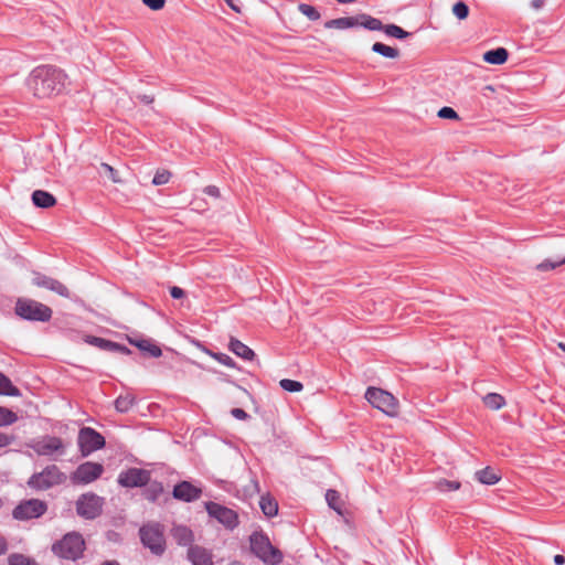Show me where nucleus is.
Listing matches in <instances>:
<instances>
[{
    "mask_svg": "<svg viewBox=\"0 0 565 565\" xmlns=\"http://www.w3.org/2000/svg\"><path fill=\"white\" fill-rule=\"evenodd\" d=\"M65 82L66 75L63 71L52 66H39L30 73L26 84L34 96L45 98L60 94Z\"/></svg>",
    "mask_w": 565,
    "mask_h": 565,
    "instance_id": "1",
    "label": "nucleus"
},
{
    "mask_svg": "<svg viewBox=\"0 0 565 565\" xmlns=\"http://www.w3.org/2000/svg\"><path fill=\"white\" fill-rule=\"evenodd\" d=\"M52 551L61 558L76 561L85 551V541L79 533L71 532L53 544Z\"/></svg>",
    "mask_w": 565,
    "mask_h": 565,
    "instance_id": "2",
    "label": "nucleus"
},
{
    "mask_svg": "<svg viewBox=\"0 0 565 565\" xmlns=\"http://www.w3.org/2000/svg\"><path fill=\"white\" fill-rule=\"evenodd\" d=\"M252 552L264 563L277 565L282 561V553L273 546L269 539L259 532H255L249 537Z\"/></svg>",
    "mask_w": 565,
    "mask_h": 565,
    "instance_id": "3",
    "label": "nucleus"
},
{
    "mask_svg": "<svg viewBox=\"0 0 565 565\" xmlns=\"http://www.w3.org/2000/svg\"><path fill=\"white\" fill-rule=\"evenodd\" d=\"M356 26H363L371 31H380V29H382V22L369 14L361 13L354 17L332 19L324 23L326 29L345 30Z\"/></svg>",
    "mask_w": 565,
    "mask_h": 565,
    "instance_id": "4",
    "label": "nucleus"
},
{
    "mask_svg": "<svg viewBox=\"0 0 565 565\" xmlns=\"http://www.w3.org/2000/svg\"><path fill=\"white\" fill-rule=\"evenodd\" d=\"M36 455L43 457L55 458L65 454V443L56 436L45 435L28 443Z\"/></svg>",
    "mask_w": 565,
    "mask_h": 565,
    "instance_id": "5",
    "label": "nucleus"
},
{
    "mask_svg": "<svg viewBox=\"0 0 565 565\" xmlns=\"http://www.w3.org/2000/svg\"><path fill=\"white\" fill-rule=\"evenodd\" d=\"M15 313L22 319L42 322L49 321L52 317L50 307L32 299H19L15 305Z\"/></svg>",
    "mask_w": 565,
    "mask_h": 565,
    "instance_id": "6",
    "label": "nucleus"
},
{
    "mask_svg": "<svg viewBox=\"0 0 565 565\" xmlns=\"http://www.w3.org/2000/svg\"><path fill=\"white\" fill-rule=\"evenodd\" d=\"M365 398L373 407L380 409L387 416L393 417L398 413L397 399L384 390L369 387L365 392Z\"/></svg>",
    "mask_w": 565,
    "mask_h": 565,
    "instance_id": "7",
    "label": "nucleus"
},
{
    "mask_svg": "<svg viewBox=\"0 0 565 565\" xmlns=\"http://www.w3.org/2000/svg\"><path fill=\"white\" fill-rule=\"evenodd\" d=\"M66 480L63 473L55 465L47 466L41 472L34 473L28 481V484L36 490H46L61 484Z\"/></svg>",
    "mask_w": 565,
    "mask_h": 565,
    "instance_id": "8",
    "label": "nucleus"
},
{
    "mask_svg": "<svg viewBox=\"0 0 565 565\" xmlns=\"http://www.w3.org/2000/svg\"><path fill=\"white\" fill-rule=\"evenodd\" d=\"M139 533L142 544L153 554L161 555L164 552L163 530L160 524L143 525Z\"/></svg>",
    "mask_w": 565,
    "mask_h": 565,
    "instance_id": "9",
    "label": "nucleus"
},
{
    "mask_svg": "<svg viewBox=\"0 0 565 565\" xmlns=\"http://www.w3.org/2000/svg\"><path fill=\"white\" fill-rule=\"evenodd\" d=\"M104 473V466L98 462L86 461L81 463L70 476L73 484H88L99 479Z\"/></svg>",
    "mask_w": 565,
    "mask_h": 565,
    "instance_id": "10",
    "label": "nucleus"
},
{
    "mask_svg": "<svg viewBox=\"0 0 565 565\" xmlns=\"http://www.w3.org/2000/svg\"><path fill=\"white\" fill-rule=\"evenodd\" d=\"M77 441L83 457H87L105 446V438L90 427H84L79 430Z\"/></svg>",
    "mask_w": 565,
    "mask_h": 565,
    "instance_id": "11",
    "label": "nucleus"
},
{
    "mask_svg": "<svg viewBox=\"0 0 565 565\" xmlns=\"http://www.w3.org/2000/svg\"><path fill=\"white\" fill-rule=\"evenodd\" d=\"M103 499L94 493L83 494L76 502L77 513L85 519H95L102 512Z\"/></svg>",
    "mask_w": 565,
    "mask_h": 565,
    "instance_id": "12",
    "label": "nucleus"
},
{
    "mask_svg": "<svg viewBox=\"0 0 565 565\" xmlns=\"http://www.w3.org/2000/svg\"><path fill=\"white\" fill-rule=\"evenodd\" d=\"M205 509L210 516L216 519L225 527L233 530L238 524V516L235 511L215 502H206Z\"/></svg>",
    "mask_w": 565,
    "mask_h": 565,
    "instance_id": "13",
    "label": "nucleus"
},
{
    "mask_svg": "<svg viewBox=\"0 0 565 565\" xmlns=\"http://www.w3.org/2000/svg\"><path fill=\"white\" fill-rule=\"evenodd\" d=\"M46 511V504L38 499L21 502L13 510V518L17 520H29L41 516Z\"/></svg>",
    "mask_w": 565,
    "mask_h": 565,
    "instance_id": "14",
    "label": "nucleus"
},
{
    "mask_svg": "<svg viewBox=\"0 0 565 565\" xmlns=\"http://www.w3.org/2000/svg\"><path fill=\"white\" fill-rule=\"evenodd\" d=\"M150 473L147 470L131 468L119 473L118 482L122 487H141L149 482Z\"/></svg>",
    "mask_w": 565,
    "mask_h": 565,
    "instance_id": "15",
    "label": "nucleus"
},
{
    "mask_svg": "<svg viewBox=\"0 0 565 565\" xmlns=\"http://www.w3.org/2000/svg\"><path fill=\"white\" fill-rule=\"evenodd\" d=\"M32 281L38 287L46 288V289H49L53 292H56L57 295L65 297V298L70 297V291H68L67 287L54 278H51V277H47V276H44L41 274H36L33 277Z\"/></svg>",
    "mask_w": 565,
    "mask_h": 565,
    "instance_id": "16",
    "label": "nucleus"
},
{
    "mask_svg": "<svg viewBox=\"0 0 565 565\" xmlns=\"http://www.w3.org/2000/svg\"><path fill=\"white\" fill-rule=\"evenodd\" d=\"M201 489L194 487L188 481L178 483L173 489V497L178 500L191 502L200 498Z\"/></svg>",
    "mask_w": 565,
    "mask_h": 565,
    "instance_id": "17",
    "label": "nucleus"
},
{
    "mask_svg": "<svg viewBox=\"0 0 565 565\" xmlns=\"http://www.w3.org/2000/svg\"><path fill=\"white\" fill-rule=\"evenodd\" d=\"M188 557L193 565H213L211 553L201 546H191Z\"/></svg>",
    "mask_w": 565,
    "mask_h": 565,
    "instance_id": "18",
    "label": "nucleus"
},
{
    "mask_svg": "<svg viewBox=\"0 0 565 565\" xmlns=\"http://www.w3.org/2000/svg\"><path fill=\"white\" fill-rule=\"evenodd\" d=\"M85 342L90 345L97 347L102 350L118 351L121 353L130 352L129 349H127L126 347H122L118 343L111 342V341L103 339V338L94 337V335L85 337Z\"/></svg>",
    "mask_w": 565,
    "mask_h": 565,
    "instance_id": "19",
    "label": "nucleus"
},
{
    "mask_svg": "<svg viewBox=\"0 0 565 565\" xmlns=\"http://www.w3.org/2000/svg\"><path fill=\"white\" fill-rule=\"evenodd\" d=\"M32 202L38 207L49 209L56 204V199L46 191L35 190L32 193Z\"/></svg>",
    "mask_w": 565,
    "mask_h": 565,
    "instance_id": "20",
    "label": "nucleus"
},
{
    "mask_svg": "<svg viewBox=\"0 0 565 565\" xmlns=\"http://www.w3.org/2000/svg\"><path fill=\"white\" fill-rule=\"evenodd\" d=\"M129 342L137 347L140 351L146 352L153 358H159L162 354L161 349L149 339H129Z\"/></svg>",
    "mask_w": 565,
    "mask_h": 565,
    "instance_id": "21",
    "label": "nucleus"
},
{
    "mask_svg": "<svg viewBox=\"0 0 565 565\" xmlns=\"http://www.w3.org/2000/svg\"><path fill=\"white\" fill-rule=\"evenodd\" d=\"M172 537L180 545H190L193 542L192 531L184 525H177L172 529Z\"/></svg>",
    "mask_w": 565,
    "mask_h": 565,
    "instance_id": "22",
    "label": "nucleus"
},
{
    "mask_svg": "<svg viewBox=\"0 0 565 565\" xmlns=\"http://www.w3.org/2000/svg\"><path fill=\"white\" fill-rule=\"evenodd\" d=\"M508 56V51L504 47H498L486 52L483 60L489 64L501 65L507 62Z\"/></svg>",
    "mask_w": 565,
    "mask_h": 565,
    "instance_id": "23",
    "label": "nucleus"
},
{
    "mask_svg": "<svg viewBox=\"0 0 565 565\" xmlns=\"http://www.w3.org/2000/svg\"><path fill=\"white\" fill-rule=\"evenodd\" d=\"M230 349L234 354L247 361L253 360L255 355L252 349H249L246 344H244L237 339H231Z\"/></svg>",
    "mask_w": 565,
    "mask_h": 565,
    "instance_id": "24",
    "label": "nucleus"
},
{
    "mask_svg": "<svg viewBox=\"0 0 565 565\" xmlns=\"http://www.w3.org/2000/svg\"><path fill=\"white\" fill-rule=\"evenodd\" d=\"M476 478L479 482L488 486L495 484L500 480V476L490 467L478 470Z\"/></svg>",
    "mask_w": 565,
    "mask_h": 565,
    "instance_id": "25",
    "label": "nucleus"
},
{
    "mask_svg": "<svg viewBox=\"0 0 565 565\" xmlns=\"http://www.w3.org/2000/svg\"><path fill=\"white\" fill-rule=\"evenodd\" d=\"M259 507L267 518H273L278 512V503L269 495H263L260 498Z\"/></svg>",
    "mask_w": 565,
    "mask_h": 565,
    "instance_id": "26",
    "label": "nucleus"
},
{
    "mask_svg": "<svg viewBox=\"0 0 565 565\" xmlns=\"http://www.w3.org/2000/svg\"><path fill=\"white\" fill-rule=\"evenodd\" d=\"M482 399L484 405L493 411H498L505 405L504 397L497 393H489Z\"/></svg>",
    "mask_w": 565,
    "mask_h": 565,
    "instance_id": "27",
    "label": "nucleus"
},
{
    "mask_svg": "<svg viewBox=\"0 0 565 565\" xmlns=\"http://www.w3.org/2000/svg\"><path fill=\"white\" fill-rule=\"evenodd\" d=\"M0 395L19 396L20 391L13 386L12 382L4 374L0 373Z\"/></svg>",
    "mask_w": 565,
    "mask_h": 565,
    "instance_id": "28",
    "label": "nucleus"
},
{
    "mask_svg": "<svg viewBox=\"0 0 565 565\" xmlns=\"http://www.w3.org/2000/svg\"><path fill=\"white\" fill-rule=\"evenodd\" d=\"M372 51L387 58H396L399 55L397 49L376 42L372 46Z\"/></svg>",
    "mask_w": 565,
    "mask_h": 565,
    "instance_id": "29",
    "label": "nucleus"
},
{
    "mask_svg": "<svg viewBox=\"0 0 565 565\" xmlns=\"http://www.w3.org/2000/svg\"><path fill=\"white\" fill-rule=\"evenodd\" d=\"M135 398L131 394L119 395L115 401V407L120 413H127L134 405Z\"/></svg>",
    "mask_w": 565,
    "mask_h": 565,
    "instance_id": "30",
    "label": "nucleus"
},
{
    "mask_svg": "<svg viewBox=\"0 0 565 565\" xmlns=\"http://www.w3.org/2000/svg\"><path fill=\"white\" fill-rule=\"evenodd\" d=\"M382 31L388 36L396 38V39H405L409 36V32L403 30L401 26L396 24H382Z\"/></svg>",
    "mask_w": 565,
    "mask_h": 565,
    "instance_id": "31",
    "label": "nucleus"
},
{
    "mask_svg": "<svg viewBox=\"0 0 565 565\" xmlns=\"http://www.w3.org/2000/svg\"><path fill=\"white\" fill-rule=\"evenodd\" d=\"M18 420V415L9 408L0 406V427H6L14 424Z\"/></svg>",
    "mask_w": 565,
    "mask_h": 565,
    "instance_id": "32",
    "label": "nucleus"
},
{
    "mask_svg": "<svg viewBox=\"0 0 565 565\" xmlns=\"http://www.w3.org/2000/svg\"><path fill=\"white\" fill-rule=\"evenodd\" d=\"M460 486L459 481L447 479H440L435 483V488L440 492L457 491Z\"/></svg>",
    "mask_w": 565,
    "mask_h": 565,
    "instance_id": "33",
    "label": "nucleus"
},
{
    "mask_svg": "<svg viewBox=\"0 0 565 565\" xmlns=\"http://www.w3.org/2000/svg\"><path fill=\"white\" fill-rule=\"evenodd\" d=\"M326 500L331 509H333L338 514H342L340 494L335 490H328L326 493Z\"/></svg>",
    "mask_w": 565,
    "mask_h": 565,
    "instance_id": "34",
    "label": "nucleus"
},
{
    "mask_svg": "<svg viewBox=\"0 0 565 565\" xmlns=\"http://www.w3.org/2000/svg\"><path fill=\"white\" fill-rule=\"evenodd\" d=\"M100 174H105L111 182L114 183H122V180L119 177V173L116 169H114L108 163H102L100 164Z\"/></svg>",
    "mask_w": 565,
    "mask_h": 565,
    "instance_id": "35",
    "label": "nucleus"
},
{
    "mask_svg": "<svg viewBox=\"0 0 565 565\" xmlns=\"http://www.w3.org/2000/svg\"><path fill=\"white\" fill-rule=\"evenodd\" d=\"M8 561L9 565H39L34 559L22 554H12Z\"/></svg>",
    "mask_w": 565,
    "mask_h": 565,
    "instance_id": "36",
    "label": "nucleus"
},
{
    "mask_svg": "<svg viewBox=\"0 0 565 565\" xmlns=\"http://www.w3.org/2000/svg\"><path fill=\"white\" fill-rule=\"evenodd\" d=\"M298 9L309 20L316 21V20H319L321 17L320 13L318 12V10L310 4L301 3V4H299Z\"/></svg>",
    "mask_w": 565,
    "mask_h": 565,
    "instance_id": "37",
    "label": "nucleus"
},
{
    "mask_svg": "<svg viewBox=\"0 0 565 565\" xmlns=\"http://www.w3.org/2000/svg\"><path fill=\"white\" fill-rule=\"evenodd\" d=\"M163 492V487L161 483H158V482H154V483H151L145 494H146V498L149 500V501H154L157 500V498Z\"/></svg>",
    "mask_w": 565,
    "mask_h": 565,
    "instance_id": "38",
    "label": "nucleus"
},
{
    "mask_svg": "<svg viewBox=\"0 0 565 565\" xmlns=\"http://www.w3.org/2000/svg\"><path fill=\"white\" fill-rule=\"evenodd\" d=\"M280 387L287 392H300L303 385L295 380L284 379L279 382Z\"/></svg>",
    "mask_w": 565,
    "mask_h": 565,
    "instance_id": "39",
    "label": "nucleus"
},
{
    "mask_svg": "<svg viewBox=\"0 0 565 565\" xmlns=\"http://www.w3.org/2000/svg\"><path fill=\"white\" fill-rule=\"evenodd\" d=\"M452 13L459 19V20H463L468 17L469 14V8L468 6L462 2V1H459L457 3L454 4L452 7Z\"/></svg>",
    "mask_w": 565,
    "mask_h": 565,
    "instance_id": "40",
    "label": "nucleus"
},
{
    "mask_svg": "<svg viewBox=\"0 0 565 565\" xmlns=\"http://www.w3.org/2000/svg\"><path fill=\"white\" fill-rule=\"evenodd\" d=\"M170 178H171V173L168 170L157 171L152 179V184L163 185L169 182Z\"/></svg>",
    "mask_w": 565,
    "mask_h": 565,
    "instance_id": "41",
    "label": "nucleus"
},
{
    "mask_svg": "<svg viewBox=\"0 0 565 565\" xmlns=\"http://www.w3.org/2000/svg\"><path fill=\"white\" fill-rule=\"evenodd\" d=\"M438 117L444 119H458V114L451 107H443L438 111Z\"/></svg>",
    "mask_w": 565,
    "mask_h": 565,
    "instance_id": "42",
    "label": "nucleus"
},
{
    "mask_svg": "<svg viewBox=\"0 0 565 565\" xmlns=\"http://www.w3.org/2000/svg\"><path fill=\"white\" fill-rule=\"evenodd\" d=\"M562 264H565V257L559 262H550V260L543 262L537 265V269H540V270L554 269Z\"/></svg>",
    "mask_w": 565,
    "mask_h": 565,
    "instance_id": "43",
    "label": "nucleus"
},
{
    "mask_svg": "<svg viewBox=\"0 0 565 565\" xmlns=\"http://www.w3.org/2000/svg\"><path fill=\"white\" fill-rule=\"evenodd\" d=\"M142 2L149 9L158 11L164 7L166 0H142Z\"/></svg>",
    "mask_w": 565,
    "mask_h": 565,
    "instance_id": "44",
    "label": "nucleus"
},
{
    "mask_svg": "<svg viewBox=\"0 0 565 565\" xmlns=\"http://www.w3.org/2000/svg\"><path fill=\"white\" fill-rule=\"evenodd\" d=\"M233 417L239 420H245L249 417V415L242 408H233L231 411Z\"/></svg>",
    "mask_w": 565,
    "mask_h": 565,
    "instance_id": "45",
    "label": "nucleus"
},
{
    "mask_svg": "<svg viewBox=\"0 0 565 565\" xmlns=\"http://www.w3.org/2000/svg\"><path fill=\"white\" fill-rule=\"evenodd\" d=\"M170 295L174 299H181L184 297L185 292L182 288L173 286L170 288Z\"/></svg>",
    "mask_w": 565,
    "mask_h": 565,
    "instance_id": "46",
    "label": "nucleus"
},
{
    "mask_svg": "<svg viewBox=\"0 0 565 565\" xmlns=\"http://www.w3.org/2000/svg\"><path fill=\"white\" fill-rule=\"evenodd\" d=\"M13 441V436L0 433V448L9 446Z\"/></svg>",
    "mask_w": 565,
    "mask_h": 565,
    "instance_id": "47",
    "label": "nucleus"
},
{
    "mask_svg": "<svg viewBox=\"0 0 565 565\" xmlns=\"http://www.w3.org/2000/svg\"><path fill=\"white\" fill-rule=\"evenodd\" d=\"M216 359L218 360V362H221L222 364H224L226 366H234L233 359L226 354H218V355H216Z\"/></svg>",
    "mask_w": 565,
    "mask_h": 565,
    "instance_id": "48",
    "label": "nucleus"
},
{
    "mask_svg": "<svg viewBox=\"0 0 565 565\" xmlns=\"http://www.w3.org/2000/svg\"><path fill=\"white\" fill-rule=\"evenodd\" d=\"M204 193L210 195V196H214V198H218L220 196V190L217 186L215 185H209L204 189Z\"/></svg>",
    "mask_w": 565,
    "mask_h": 565,
    "instance_id": "49",
    "label": "nucleus"
},
{
    "mask_svg": "<svg viewBox=\"0 0 565 565\" xmlns=\"http://www.w3.org/2000/svg\"><path fill=\"white\" fill-rule=\"evenodd\" d=\"M545 3H546V0H531L530 7L533 10L539 11L544 8Z\"/></svg>",
    "mask_w": 565,
    "mask_h": 565,
    "instance_id": "50",
    "label": "nucleus"
},
{
    "mask_svg": "<svg viewBox=\"0 0 565 565\" xmlns=\"http://www.w3.org/2000/svg\"><path fill=\"white\" fill-rule=\"evenodd\" d=\"M8 550V543L3 536L0 535V555L4 554Z\"/></svg>",
    "mask_w": 565,
    "mask_h": 565,
    "instance_id": "51",
    "label": "nucleus"
},
{
    "mask_svg": "<svg viewBox=\"0 0 565 565\" xmlns=\"http://www.w3.org/2000/svg\"><path fill=\"white\" fill-rule=\"evenodd\" d=\"M554 563L556 565H564L565 564V557L563 555H555L554 556Z\"/></svg>",
    "mask_w": 565,
    "mask_h": 565,
    "instance_id": "52",
    "label": "nucleus"
},
{
    "mask_svg": "<svg viewBox=\"0 0 565 565\" xmlns=\"http://www.w3.org/2000/svg\"><path fill=\"white\" fill-rule=\"evenodd\" d=\"M224 1L228 4V7H230L232 10H234L235 12H241L239 7H238V6H236V4L233 2V0H224Z\"/></svg>",
    "mask_w": 565,
    "mask_h": 565,
    "instance_id": "53",
    "label": "nucleus"
},
{
    "mask_svg": "<svg viewBox=\"0 0 565 565\" xmlns=\"http://www.w3.org/2000/svg\"><path fill=\"white\" fill-rule=\"evenodd\" d=\"M141 100H142L143 103H146V104H150V103H152V100H153V99H152L151 97L147 96V95H143V96L141 97Z\"/></svg>",
    "mask_w": 565,
    "mask_h": 565,
    "instance_id": "54",
    "label": "nucleus"
},
{
    "mask_svg": "<svg viewBox=\"0 0 565 565\" xmlns=\"http://www.w3.org/2000/svg\"><path fill=\"white\" fill-rule=\"evenodd\" d=\"M100 565H119L117 561H105Z\"/></svg>",
    "mask_w": 565,
    "mask_h": 565,
    "instance_id": "55",
    "label": "nucleus"
},
{
    "mask_svg": "<svg viewBox=\"0 0 565 565\" xmlns=\"http://www.w3.org/2000/svg\"><path fill=\"white\" fill-rule=\"evenodd\" d=\"M337 1L340 3H352V2H355L356 0H337Z\"/></svg>",
    "mask_w": 565,
    "mask_h": 565,
    "instance_id": "56",
    "label": "nucleus"
},
{
    "mask_svg": "<svg viewBox=\"0 0 565 565\" xmlns=\"http://www.w3.org/2000/svg\"><path fill=\"white\" fill-rule=\"evenodd\" d=\"M558 348H559L562 351H564V352H565V343L559 342V343H558Z\"/></svg>",
    "mask_w": 565,
    "mask_h": 565,
    "instance_id": "57",
    "label": "nucleus"
},
{
    "mask_svg": "<svg viewBox=\"0 0 565 565\" xmlns=\"http://www.w3.org/2000/svg\"><path fill=\"white\" fill-rule=\"evenodd\" d=\"M2 507V500L0 499V508Z\"/></svg>",
    "mask_w": 565,
    "mask_h": 565,
    "instance_id": "58",
    "label": "nucleus"
}]
</instances>
